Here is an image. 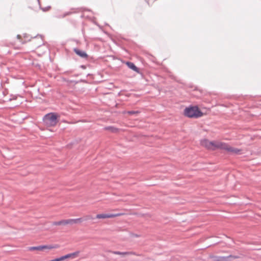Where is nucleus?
Segmentation results:
<instances>
[{
    "mask_svg": "<svg viewBox=\"0 0 261 261\" xmlns=\"http://www.w3.org/2000/svg\"><path fill=\"white\" fill-rule=\"evenodd\" d=\"M203 113L197 106H189L185 108L184 115L189 118H198L203 116Z\"/></svg>",
    "mask_w": 261,
    "mask_h": 261,
    "instance_id": "nucleus-1",
    "label": "nucleus"
},
{
    "mask_svg": "<svg viewBox=\"0 0 261 261\" xmlns=\"http://www.w3.org/2000/svg\"><path fill=\"white\" fill-rule=\"evenodd\" d=\"M210 258L212 259L213 261H228V259H237L239 258V256L238 255H229L227 256H221L217 255H210Z\"/></svg>",
    "mask_w": 261,
    "mask_h": 261,
    "instance_id": "nucleus-5",
    "label": "nucleus"
},
{
    "mask_svg": "<svg viewBox=\"0 0 261 261\" xmlns=\"http://www.w3.org/2000/svg\"><path fill=\"white\" fill-rule=\"evenodd\" d=\"M105 129L110 130L113 133H116L118 132V129L113 126H107L105 127Z\"/></svg>",
    "mask_w": 261,
    "mask_h": 261,
    "instance_id": "nucleus-11",
    "label": "nucleus"
},
{
    "mask_svg": "<svg viewBox=\"0 0 261 261\" xmlns=\"http://www.w3.org/2000/svg\"><path fill=\"white\" fill-rule=\"evenodd\" d=\"M218 147H220V149L225 150L233 154H240L241 152V149L231 147L225 143L222 142V144H219Z\"/></svg>",
    "mask_w": 261,
    "mask_h": 261,
    "instance_id": "nucleus-3",
    "label": "nucleus"
},
{
    "mask_svg": "<svg viewBox=\"0 0 261 261\" xmlns=\"http://www.w3.org/2000/svg\"><path fill=\"white\" fill-rule=\"evenodd\" d=\"M37 1H38V3L39 4V3H40V2H39V0H37Z\"/></svg>",
    "mask_w": 261,
    "mask_h": 261,
    "instance_id": "nucleus-25",
    "label": "nucleus"
},
{
    "mask_svg": "<svg viewBox=\"0 0 261 261\" xmlns=\"http://www.w3.org/2000/svg\"><path fill=\"white\" fill-rule=\"evenodd\" d=\"M81 67L83 68V69H85L86 68V66L85 65H81Z\"/></svg>",
    "mask_w": 261,
    "mask_h": 261,
    "instance_id": "nucleus-22",
    "label": "nucleus"
},
{
    "mask_svg": "<svg viewBox=\"0 0 261 261\" xmlns=\"http://www.w3.org/2000/svg\"><path fill=\"white\" fill-rule=\"evenodd\" d=\"M50 8V6H48V7H45V8H42V10L44 12H45V11H48Z\"/></svg>",
    "mask_w": 261,
    "mask_h": 261,
    "instance_id": "nucleus-20",
    "label": "nucleus"
},
{
    "mask_svg": "<svg viewBox=\"0 0 261 261\" xmlns=\"http://www.w3.org/2000/svg\"><path fill=\"white\" fill-rule=\"evenodd\" d=\"M74 220H75V223H80V222H81L83 221V219L80 218H77V219H74Z\"/></svg>",
    "mask_w": 261,
    "mask_h": 261,
    "instance_id": "nucleus-18",
    "label": "nucleus"
},
{
    "mask_svg": "<svg viewBox=\"0 0 261 261\" xmlns=\"http://www.w3.org/2000/svg\"><path fill=\"white\" fill-rule=\"evenodd\" d=\"M69 258V255H68V254H67L66 255L62 256L60 257L52 259L50 261H62L65 259Z\"/></svg>",
    "mask_w": 261,
    "mask_h": 261,
    "instance_id": "nucleus-10",
    "label": "nucleus"
},
{
    "mask_svg": "<svg viewBox=\"0 0 261 261\" xmlns=\"http://www.w3.org/2000/svg\"><path fill=\"white\" fill-rule=\"evenodd\" d=\"M92 219H93L92 217L90 215H88L85 217V220H88Z\"/></svg>",
    "mask_w": 261,
    "mask_h": 261,
    "instance_id": "nucleus-21",
    "label": "nucleus"
},
{
    "mask_svg": "<svg viewBox=\"0 0 261 261\" xmlns=\"http://www.w3.org/2000/svg\"><path fill=\"white\" fill-rule=\"evenodd\" d=\"M17 37L18 39H20L21 38V36L19 35H17Z\"/></svg>",
    "mask_w": 261,
    "mask_h": 261,
    "instance_id": "nucleus-23",
    "label": "nucleus"
},
{
    "mask_svg": "<svg viewBox=\"0 0 261 261\" xmlns=\"http://www.w3.org/2000/svg\"><path fill=\"white\" fill-rule=\"evenodd\" d=\"M30 250H42L41 246L32 247H31Z\"/></svg>",
    "mask_w": 261,
    "mask_h": 261,
    "instance_id": "nucleus-17",
    "label": "nucleus"
},
{
    "mask_svg": "<svg viewBox=\"0 0 261 261\" xmlns=\"http://www.w3.org/2000/svg\"><path fill=\"white\" fill-rule=\"evenodd\" d=\"M73 50L76 55L82 58H87L88 57V55L85 51L80 50L77 48H74Z\"/></svg>",
    "mask_w": 261,
    "mask_h": 261,
    "instance_id": "nucleus-8",
    "label": "nucleus"
},
{
    "mask_svg": "<svg viewBox=\"0 0 261 261\" xmlns=\"http://www.w3.org/2000/svg\"><path fill=\"white\" fill-rule=\"evenodd\" d=\"M121 215V214L118 213L115 214H97L96 218L97 219H104V218H114Z\"/></svg>",
    "mask_w": 261,
    "mask_h": 261,
    "instance_id": "nucleus-6",
    "label": "nucleus"
},
{
    "mask_svg": "<svg viewBox=\"0 0 261 261\" xmlns=\"http://www.w3.org/2000/svg\"><path fill=\"white\" fill-rule=\"evenodd\" d=\"M53 224L54 225H66L65 220H62L59 221H55L53 223Z\"/></svg>",
    "mask_w": 261,
    "mask_h": 261,
    "instance_id": "nucleus-12",
    "label": "nucleus"
},
{
    "mask_svg": "<svg viewBox=\"0 0 261 261\" xmlns=\"http://www.w3.org/2000/svg\"><path fill=\"white\" fill-rule=\"evenodd\" d=\"M69 14V13L65 14L63 17L66 16L67 15Z\"/></svg>",
    "mask_w": 261,
    "mask_h": 261,
    "instance_id": "nucleus-24",
    "label": "nucleus"
},
{
    "mask_svg": "<svg viewBox=\"0 0 261 261\" xmlns=\"http://www.w3.org/2000/svg\"><path fill=\"white\" fill-rule=\"evenodd\" d=\"M140 112L139 111H128L126 112V114L129 115H137L139 114Z\"/></svg>",
    "mask_w": 261,
    "mask_h": 261,
    "instance_id": "nucleus-14",
    "label": "nucleus"
},
{
    "mask_svg": "<svg viewBox=\"0 0 261 261\" xmlns=\"http://www.w3.org/2000/svg\"><path fill=\"white\" fill-rule=\"evenodd\" d=\"M79 253H80V251H77L74 252L73 253H69L68 255H69V258H75V257H76L78 255Z\"/></svg>",
    "mask_w": 261,
    "mask_h": 261,
    "instance_id": "nucleus-13",
    "label": "nucleus"
},
{
    "mask_svg": "<svg viewBox=\"0 0 261 261\" xmlns=\"http://www.w3.org/2000/svg\"><path fill=\"white\" fill-rule=\"evenodd\" d=\"M110 252L112 253L113 254H116V255H134L136 256H139V254H138L136 252H134V251L120 252V251H110Z\"/></svg>",
    "mask_w": 261,
    "mask_h": 261,
    "instance_id": "nucleus-7",
    "label": "nucleus"
},
{
    "mask_svg": "<svg viewBox=\"0 0 261 261\" xmlns=\"http://www.w3.org/2000/svg\"><path fill=\"white\" fill-rule=\"evenodd\" d=\"M126 64L130 69H132L133 70L136 71L137 73H139V69L133 62H127Z\"/></svg>",
    "mask_w": 261,
    "mask_h": 261,
    "instance_id": "nucleus-9",
    "label": "nucleus"
},
{
    "mask_svg": "<svg viewBox=\"0 0 261 261\" xmlns=\"http://www.w3.org/2000/svg\"><path fill=\"white\" fill-rule=\"evenodd\" d=\"M222 142H217L214 141H209L206 139H204L201 141L202 145L204 146L208 149L215 150L216 148H220L218 147L219 144H222Z\"/></svg>",
    "mask_w": 261,
    "mask_h": 261,
    "instance_id": "nucleus-4",
    "label": "nucleus"
},
{
    "mask_svg": "<svg viewBox=\"0 0 261 261\" xmlns=\"http://www.w3.org/2000/svg\"><path fill=\"white\" fill-rule=\"evenodd\" d=\"M17 97V95H11V97L10 98V100L16 99Z\"/></svg>",
    "mask_w": 261,
    "mask_h": 261,
    "instance_id": "nucleus-19",
    "label": "nucleus"
},
{
    "mask_svg": "<svg viewBox=\"0 0 261 261\" xmlns=\"http://www.w3.org/2000/svg\"><path fill=\"white\" fill-rule=\"evenodd\" d=\"M43 122L47 126H55L58 123L57 115L55 113H49L43 118Z\"/></svg>",
    "mask_w": 261,
    "mask_h": 261,
    "instance_id": "nucleus-2",
    "label": "nucleus"
},
{
    "mask_svg": "<svg viewBox=\"0 0 261 261\" xmlns=\"http://www.w3.org/2000/svg\"><path fill=\"white\" fill-rule=\"evenodd\" d=\"M75 223L74 219H70L65 220V224H73Z\"/></svg>",
    "mask_w": 261,
    "mask_h": 261,
    "instance_id": "nucleus-15",
    "label": "nucleus"
},
{
    "mask_svg": "<svg viewBox=\"0 0 261 261\" xmlns=\"http://www.w3.org/2000/svg\"><path fill=\"white\" fill-rule=\"evenodd\" d=\"M56 248V246H51V245H42L41 246V249L43 250V249H51Z\"/></svg>",
    "mask_w": 261,
    "mask_h": 261,
    "instance_id": "nucleus-16",
    "label": "nucleus"
}]
</instances>
